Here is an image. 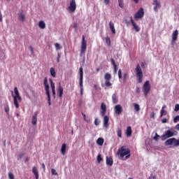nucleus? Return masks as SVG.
Wrapping results in <instances>:
<instances>
[{"instance_id":"obj_1","label":"nucleus","mask_w":179,"mask_h":179,"mask_svg":"<svg viewBox=\"0 0 179 179\" xmlns=\"http://www.w3.org/2000/svg\"><path fill=\"white\" fill-rule=\"evenodd\" d=\"M117 153L120 155V157H125V159H129V157H131V150L125 148V146L120 148Z\"/></svg>"},{"instance_id":"obj_2","label":"nucleus","mask_w":179,"mask_h":179,"mask_svg":"<svg viewBox=\"0 0 179 179\" xmlns=\"http://www.w3.org/2000/svg\"><path fill=\"white\" fill-rule=\"evenodd\" d=\"M178 134L177 131H171V130H167L165 131V134L162 136V141H166V139H169V138H171L172 136H176Z\"/></svg>"},{"instance_id":"obj_3","label":"nucleus","mask_w":179,"mask_h":179,"mask_svg":"<svg viewBox=\"0 0 179 179\" xmlns=\"http://www.w3.org/2000/svg\"><path fill=\"white\" fill-rule=\"evenodd\" d=\"M136 73L138 78V83H142V79H143V72L142 69H141V65L138 64L136 67Z\"/></svg>"},{"instance_id":"obj_4","label":"nucleus","mask_w":179,"mask_h":179,"mask_svg":"<svg viewBox=\"0 0 179 179\" xmlns=\"http://www.w3.org/2000/svg\"><path fill=\"white\" fill-rule=\"evenodd\" d=\"M86 41H85V36H83V40H82V43H81V50H80V57H85V54L86 52Z\"/></svg>"},{"instance_id":"obj_5","label":"nucleus","mask_w":179,"mask_h":179,"mask_svg":"<svg viewBox=\"0 0 179 179\" xmlns=\"http://www.w3.org/2000/svg\"><path fill=\"white\" fill-rule=\"evenodd\" d=\"M80 94H83V68L80 67Z\"/></svg>"},{"instance_id":"obj_6","label":"nucleus","mask_w":179,"mask_h":179,"mask_svg":"<svg viewBox=\"0 0 179 179\" xmlns=\"http://www.w3.org/2000/svg\"><path fill=\"white\" fill-rule=\"evenodd\" d=\"M145 16V10L143 8H140L139 10L135 13L134 19L136 20L137 19H142Z\"/></svg>"},{"instance_id":"obj_7","label":"nucleus","mask_w":179,"mask_h":179,"mask_svg":"<svg viewBox=\"0 0 179 179\" xmlns=\"http://www.w3.org/2000/svg\"><path fill=\"white\" fill-rule=\"evenodd\" d=\"M143 91L144 92V95L148 96L149 92H150V83L149 80L145 82L143 87Z\"/></svg>"},{"instance_id":"obj_8","label":"nucleus","mask_w":179,"mask_h":179,"mask_svg":"<svg viewBox=\"0 0 179 179\" xmlns=\"http://www.w3.org/2000/svg\"><path fill=\"white\" fill-rule=\"evenodd\" d=\"M69 10L73 13L75 10H76V0H71L70 2V5L69 6Z\"/></svg>"},{"instance_id":"obj_9","label":"nucleus","mask_w":179,"mask_h":179,"mask_svg":"<svg viewBox=\"0 0 179 179\" xmlns=\"http://www.w3.org/2000/svg\"><path fill=\"white\" fill-rule=\"evenodd\" d=\"M115 113L116 115H121L122 113V107L121 105L117 104L114 107Z\"/></svg>"},{"instance_id":"obj_10","label":"nucleus","mask_w":179,"mask_h":179,"mask_svg":"<svg viewBox=\"0 0 179 179\" xmlns=\"http://www.w3.org/2000/svg\"><path fill=\"white\" fill-rule=\"evenodd\" d=\"M18 17L20 22H24L26 20V13H24V10H20L18 13Z\"/></svg>"},{"instance_id":"obj_11","label":"nucleus","mask_w":179,"mask_h":179,"mask_svg":"<svg viewBox=\"0 0 179 179\" xmlns=\"http://www.w3.org/2000/svg\"><path fill=\"white\" fill-rule=\"evenodd\" d=\"M43 85L45 86L46 94H50V85H48V80L47 79V77H45L44 78Z\"/></svg>"},{"instance_id":"obj_12","label":"nucleus","mask_w":179,"mask_h":179,"mask_svg":"<svg viewBox=\"0 0 179 179\" xmlns=\"http://www.w3.org/2000/svg\"><path fill=\"white\" fill-rule=\"evenodd\" d=\"M177 38H178V30L176 29L172 34V45H174V43H176V41H177Z\"/></svg>"},{"instance_id":"obj_13","label":"nucleus","mask_w":179,"mask_h":179,"mask_svg":"<svg viewBox=\"0 0 179 179\" xmlns=\"http://www.w3.org/2000/svg\"><path fill=\"white\" fill-rule=\"evenodd\" d=\"M101 115L102 117H104L106 115V113H107V105L104 102H102L101 104Z\"/></svg>"},{"instance_id":"obj_14","label":"nucleus","mask_w":179,"mask_h":179,"mask_svg":"<svg viewBox=\"0 0 179 179\" xmlns=\"http://www.w3.org/2000/svg\"><path fill=\"white\" fill-rule=\"evenodd\" d=\"M152 5H155L153 8L155 12H157V9H159V8L162 7V5L160 4V2H159V0H154Z\"/></svg>"},{"instance_id":"obj_15","label":"nucleus","mask_w":179,"mask_h":179,"mask_svg":"<svg viewBox=\"0 0 179 179\" xmlns=\"http://www.w3.org/2000/svg\"><path fill=\"white\" fill-rule=\"evenodd\" d=\"M130 20H131V23L134 29L136 30V31H137V32L141 31V27H139V26H138V24H136V23H135V21H134V19L132 18V17H130Z\"/></svg>"},{"instance_id":"obj_16","label":"nucleus","mask_w":179,"mask_h":179,"mask_svg":"<svg viewBox=\"0 0 179 179\" xmlns=\"http://www.w3.org/2000/svg\"><path fill=\"white\" fill-rule=\"evenodd\" d=\"M14 92L15 94L14 96H15L16 99H18L20 101H22V96H20V94L19 93V90H17V87H14Z\"/></svg>"},{"instance_id":"obj_17","label":"nucleus","mask_w":179,"mask_h":179,"mask_svg":"<svg viewBox=\"0 0 179 179\" xmlns=\"http://www.w3.org/2000/svg\"><path fill=\"white\" fill-rule=\"evenodd\" d=\"M176 141V138H172L166 140L164 143L165 146H169L170 145H173L174 143V141Z\"/></svg>"},{"instance_id":"obj_18","label":"nucleus","mask_w":179,"mask_h":179,"mask_svg":"<svg viewBox=\"0 0 179 179\" xmlns=\"http://www.w3.org/2000/svg\"><path fill=\"white\" fill-rule=\"evenodd\" d=\"M108 121H110V118L108 116L105 115L103 117V127L105 128H108Z\"/></svg>"},{"instance_id":"obj_19","label":"nucleus","mask_w":179,"mask_h":179,"mask_svg":"<svg viewBox=\"0 0 179 179\" xmlns=\"http://www.w3.org/2000/svg\"><path fill=\"white\" fill-rule=\"evenodd\" d=\"M32 125H37V112H35L32 116Z\"/></svg>"},{"instance_id":"obj_20","label":"nucleus","mask_w":179,"mask_h":179,"mask_svg":"<svg viewBox=\"0 0 179 179\" xmlns=\"http://www.w3.org/2000/svg\"><path fill=\"white\" fill-rule=\"evenodd\" d=\"M57 93L59 94V97H62V95L64 94V87L61 86V84H59L58 87Z\"/></svg>"},{"instance_id":"obj_21","label":"nucleus","mask_w":179,"mask_h":179,"mask_svg":"<svg viewBox=\"0 0 179 179\" xmlns=\"http://www.w3.org/2000/svg\"><path fill=\"white\" fill-rule=\"evenodd\" d=\"M114 162L113 160V158L111 157H106V164L107 166H113Z\"/></svg>"},{"instance_id":"obj_22","label":"nucleus","mask_w":179,"mask_h":179,"mask_svg":"<svg viewBox=\"0 0 179 179\" xmlns=\"http://www.w3.org/2000/svg\"><path fill=\"white\" fill-rule=\"evenodd\" d=\"M61 153L63 156H65V154L66 153V143H63L62 145Z\"/></svg>"},{"instance_id":"obj_23","label":"nucleus","mask_w":179,"mask_h":179,"mask_svg":"<svg viewBox=\"0 0 179 179\" xmlns=\"http://www.w3.org/2000/svg\"><path fill=\"white\" fill-rule=\"evenodd\" d=\"M109 27L113 34H115V28L114 27V22L113 21L109 22Z\"/></svg>"},{"instance_id":"obj_24","label":"nucleus","mask_w":179,"mask_h":179,"mask_svg":"<svg viewBox=\"0 0 179 179\" xmlns=\"http://www.w3.org/2000/svg\"><path fill=\"white\" fill-rule=\"evenodd\" d=\"M110 62H111L112 65H113L114 73L116 74L117 73V64H115V60H114L113 58H111Z\"/></svg>"},{"instance_id":"obj_25","label":"nucleus","mask_w":179,"mask_h":179,"mask_svg":"<svg viewBox=\"0 0 179 179\" xmlns=\"http://www.w3.org/2000/svg\"><path fill=\"white\" fill-rule=\"evenodd\" d=\"M32 173L34 174L36 179H38V171H37V168H36V166L32 168Z\"/></svg>"},{"instance_id":"obj_26","label":"nucleus","mask_w":179,"mask_h":179,"mask_svg":"<svg viewBox=\"0 0 179 179\" xmlns=\"http://www.w3.org/2000/svg\"><path fill=\"white\" fill-rule=\"evenodd\" d=\"M132 135V128L131 126L127 127V136L129 137Z\"/></svg>"},{"instance_id":"obj_27","label":"nucleus","mask_w":179,"mask_h":179,"mask_svg":"<svg viewBox=\"0 0 179 179\" xmlns=\"http://www.w3.org/2000/svg\"><path fill=\"white\" fill-rule=\"evenodd\" d=\"M96 143L97 145H99V146H103V144L104 143V138H99L96 140Z\"/></svg>"},{"instance_id":"obj_28","label":"nucleus","mask_w":179,"mask_h":179,"mask_svg":"<svg viewBox=\"0 0 179 179\" xmlns=\"http://www.w3.org/2000/svg\"><path fill=\"white\" fill-rule=\"evenodd\" d=\"M112 100H113V104H117V103H118V98H117V94H113L112 95Z\"/></svg>"},{"instance_id":"obj_29","label":"nucleus","mask_w":179,"mask_h":179,"mask_svg":"<svg viewBox=\"0 0 179 179\" xmlns=\"http://www.w3.org/2000/svg\"><path fill=\"white\" fill-rule=\"evenodd\" d=\"M50 72L52 78H55V76H57V73H55V69H54V67L50 68Z\"/></svg>"},{"instance_id":"obj_30","label":"nucleus","mask_w":179,"mask_h":179,"mask_svg":"<svg viewBox=\"0 0 179 179\" xmlns=\"http://www.w3.org/2000/svg\"><path fill=\"white\" fill-rule=\"evenodd\" d=\"M133 106L134 107L135 111H136L137 113H139V111H141V106H139V104L133 103Z\"/></svg>"},{"instance_id":"obj_31","label":"nucleus","mask_w":179,"mask_h":179,"mask_svg":"<svg viewBox=\"0 0 179 179\" xmlns=\"http://www.w3.org/2000/svg\"><path fill=\"white\" fill-rule=\"evenodd\" d=\"M38 27H40V29H44L45 28V22H44V21H40L38 22Z\"/></svg>"},{"instance_id":"obj_32","label":"nucleus","mask_w":179,"mask_h":179,"mask_svg":"<svg viewBox=\"0 0 179 179\" xmlns=\"http://www.w3.org/2000/svg\"><path fill=\"white\" fill-rule=\"evenodd\" d=\"M50 82V87L52 90H55V83H54V81H52V79L50 78L49 79Z\"/></svg>"},{"instance_id":"obj_33","label":"nucleus","mask_w":179,"mask_h":179,"mask_svg":"<svg viewBox=\"0 0 179 179\" xmlns=\"http://www.w3.org/2000/svg\"><path fill=\"white\" fill-rule=\"evenodd\" d=\"M105 80H111V74L106 73L104 76Z\"/></svg>"},{"instance_id":"obj_34","label":"nucleus","mask_w":179,"mask_h":179,"mask_svg":"<svg viewBox=\"0 0 179 179\" xmlns=\"http://www.w3.org/2000/svg\"><path fill=\"white\" fill-rule=\"evenodd\" d=\"M14 100V105L16 108H19V103L17 102V99H16V96H13Z\"/></svg>"},{"instance_id":"obj_35","label":"nucleus","mask_w":179,"mask_h":179,"mask_svg":"<svg viewBox=\"0 0 179 179\" xmlns=\"http://www.w3.org/2000/svg\"><path fill=\"white\" fill-rule=\"evenodd\" d=\"M117 134L119 138H122V130L120 128H117Z\"/></svg>"},{"instance_id":"obj_36","label":"nucleus","mask_w":179,"mask_h":179,"mask_svg":"<svg viewBox=\"0 0 179 179\" xmlns=\"http://www.w3.org/2000/svg\"><path fill=\"white\" fill-rule=\"evenodd\" d=\"M82 115L83 116V118L85 122H90V117H86V115H85V113H82Z\"/></svg>"},{"instance_id":"obj_37","label":"nucleus","mask_w":179,"mask_h":179,"mask_svg":"<svg viewBox=\"0 0 179 179\" xmlns=\"http://www.w3.org/2000/svg\"><path fill=\"white\" fill-rule=\"evenodd\" d=\"M48 96V106H51V95L50 94H46Z\"/></svg>"},{"instance_id":"obj_38","label":"nucleus","mask_w":179,"mask_h":179,"mask_svg":"<svg viewBox=\"0 0 179 179\" xmlns=\"http://www.w3.org/2000/svg\"><path fill=\"white\" fill-rule=\"evenodd\" d=\"M97 163H101L103 161V158L101 157V155H99L96 157Z\"/></svg>"},{"instance_id":"obj_39","label":"nucleus","mask_w":179,"mask_h":179,"mask_svg":"<svg viewBox=\"0 0 179 179\" xmlns=\"http://www.w3.org/2000/svg\"><path fill=\"white\" fill-rule=\"evenodd\" d=\"M160 114H161L160 117L162 118V117H163V115H167V112H166V110L162 109Z\"/></svg>"},{"instance_id":"obj_40","label":"nucleus","mask_w":179,"mask_h":179,"mask_svg":"<svg viewBox=\"0 0 179 179\" xmlns=\"http://www.w3.org/2000/svg\"><path fill=\"white\" fill-rule=\"evenodd\" d=\"M120 8H124V0H118Z\"/></svg>"},{"instance_id":"obj_41","label":"nucleus","mask_w":179,"mask_h":179,"mask_svg":"<svg viewBox=\"0 0 179 179\" xmlns=\"http://www.w3.org/2000/svg\"><path fill=\"white\" fill-rule=\"evenodd\" d=\"M4 110L6 113V114H8V113H9V105H8V103H6V105L5 106Z\"/></svg>"},{"instance_id":"obj_42","label":"nucleus","mask_w":179,"mask_h":179,"mask_svg":"<svg viewBox=\"0 0 179 179\" xmlns=\"http://www.w3.org/2000/svg\"><path fill=\"white\" fill-rule=\"evenodd\" d=\"M113 84L110 83V80H106L105 82V86H106V87H110V86H112Z\"/></svg>"},{"instance_id":"obj_43","label":"nucleus","mask_w":179,"mask_h":179,"mask_svg":"<svg viewBox=\"0 0 179 179\" xmlns=\"http://www.w3.org/2000/svg\"><path fill=\"white\" fill-rule=\"evenodd\" d=\"M106 41L108 46L111 45V40L108 37H106Z\"/></svg>"},{"instance_id":"obj_44","label":"nucleus","mask_w":179,"mask_h":179,"mask_svg":"<svg viewBox=\"0 0 179 179\" xmlns=\"http://www.w3.org/2000/svg\"><path fill=\"white\" fill-rule=\"evenodd\" d=\"M178 121H179V115H176L173 118V122H174V124H177V122H178Z\"/></svg>"},{"instance_id":"obj_45","label":"nucleus","mask_w":179,"mask_h":179,"mask_svg":"<svg viewBox=\"0 0 179 179\" xmlns=\"http://www.w3.org/2000/svg\"><path fill=\"white\" fill-rule=\"evenodd\" d=\"M118 78L119 79H122V71H121V69H119L118 71Z\"/></svg>"},{"instance_id":"obj_46","label":"nucleus","mask_w":179,"mask_h":179,"mask_svg":"<svg viewBox=\"0 0 179 179\" xmlns=\"http://www.w3.org/2000/svg\"><path fill=\"white\" fill-rule=\"evenodd\" d=\"M8 178L9 179H15V176H13V173H12L11 172L8 173Z\"/></svg>"},{"instance_id":"obj_47","label":"nucleus","mask_w":179,"mask_h":179,"mask_svg":"<svg viewBox=\"0 0 179 179\" xmlns=\"http://www.w3.org/2000/svg\"><path fill=\"white\" fill-rule=\"evenodd\" d=\"M51 173L53 176H58V173H57V171H55V169H51Z\"/></svg>"},{"instance_id":"obj_48","label":"nucleus","mask_w":179,"mask_h":179,"mask_svg":"<svg viewBox=\"0 0 179 179\" xmlns=\"http://www.w3.org/2000/svg\"><path fill=\"white\" fill-rule=\"evenodd\" d=\"M173 146H179V140L175 138V141H173Z\"/></svg>"},{"instance_id":"obj_49","label":"nucleus","mask_w":179,"mask_h":179,"mask_svg":"<svg viewBox=\"0 0 179 179\" xmlns=\"http://www.w3.org/2000/svg\"><path fill=\"white\" fill-rule=\"evenodd\" d=\"M94 125H96V127H99V125H100V122L97 120V118H96L94 120Z\"/></svg>"},{"instance_id":"obj_50","label":"nucleus","mask_w":179,"mask_h":179,"mask_svg":"<svg viewBox=\"0 0 179 179\" xmlns=\"http://www.w3.org/2000/svg\"><path fill=\"white\" fill-rule=\"evenodd\" d=\"M55 46L56 50H61V45H59V43H55Z\"/></svg>"},{"instance_id":"obj_51","label":"nucleus","mask_w":179,"mask_h":179,"mask_svg":"<svg viewBox=\"0 0 179 179\" xmlns=\"http://www.w3.org/2000/svg\"><path fill=\"white\" fill-rule=\"evenodd\" d=\"M174 111H176V112L179 111V104H178V103H176V104L175 105Z\"/></svg>"},{"instance_id":"obj_52","label":"nucleus","mask_w":179,"mask_h":179,"mask_svg":"<svg viewBox=\"0 0 179 179\" xmlns=\"http://www.w3.org/2000/svg\"><path fill=\"white\" fill-rule=\"evenodd\" d=\"M61 58V53H57V62L59 63V59Z\"/></svg>"},{"instance_id":"obj_53","label":"nucleus","mask_w":179,"mask_h":179,"mask_svg":"<svg viewBox=\"0 0 179 179\" xmlns=\"http://www.w3.org/2000/svg\"><path fill=\"white\" fill-rule=\"evenodd\" d=\"M136 92L139 94L141 93V88L139 87H136Z\"/></svg>"},{"instance_id":"obj_54","label":"nucleus","mask_w":179,"mask_h":179,"mask_svg":"<svg viewBox=\"0 0 179 179\" xmlns=\"http://www.w3.org/2000/svg\"><path fill=\"white\" fill-rule=\"evenodd\" d=\"M127 73H124V75H123V80H124V82H127Z\"/></svg>"},{"instance_id":"obj_55","label":"nucleus","mask_w":179,"mask_h":179,"mask_svg":"<svg viewBox=\"0 0 179 179\" xmlns=\"http://www.w3.org/2000/svg\"><path fill=\"white\" fill-rule=\"evenodd\" d=\"M157 138H160V136L157 134V133L155 134V136L154 137L155 141H157Z\"/></svg>"},{"instance_id":"obj_56","label":"nucleus","mask_w":179,"mask_h":179,"mask_svg":"<svg viewBox=\"0 0 179 179\" xmlns=\"http://www.w3.org/2000/svg\"><path fill=\"white\" fill-rule=\"evenodd\" d=\"M52 92L53 98L55 99V96H56L55 90H52Z\"/></svg>"},{"instance_id":"obj_57","label":"nucleus","mask_w":179,"mask_h":179,"mask_svg":"<svg viewBox=\"0 0 179 179\" xmlns=\"http://www.w3.org/2000/svg\"><path fill=\"white\" fill-rule=\"evenodd\" d=\"M162 124H166V122H167V119H166V118L162 119Z\"/></svg>"},{"instance_id":"obj_58","label":"nucleus","mask_w":179,"mask_h":179,"mask_svg":"<svg viewBox=\"0 0 179 179\" xmlns=\"http://www.w3.org/2000/svg\"><path fill=\"white\" fill-rule=\"evenodd\" d=\"M149 179H156V175H151V176L149 177Z\"/></svg>"},{"instance_id":"obj_59","label":"nucleus","mask_w":179,"mask_h":179,"mask_svg":"<svg viewBox=\"0 0 179 179\" xmlns=\"http://www.w3.org/2000/svg\"><path fill=\"white\" fill-rule=\"evenodd\" d=\"M73 28L75 29V30H77V29H78V24L76 22L73 24Z\"/></svg>"},{"instance_id":"obj_60","label":"nucleus","mask_w":179,"mask_h":179,"mask_svg":"<svg viewBox=\"0 0 179 179\" xmlns=\"http://www.w3.org/2000/svg\"><path fill=\"white\" fill-rule=\"evenodd\" d=\"M156 114L155 113V112H152V113L151 114V118H155Z\"/></svg>"},{"instance_id":"obj_61","label":"nucleus","mask_w":179,"mask_h":179,"mask_svg":"<svg viewBox=\"0 0 179 179\" xmlns=\"http://www.w3.org/2000/svg\"><path fill=\"white\" fill-rule=\"evenodd\" d=\"M42 169H43V171H45V164L44 163L42 164Z\"/></svg>"},{"instance_id":"obj_62","label":"nucleus","mask_w":179,"mask_h":179,"mask_svg":"<svg viewBox=\"0 0 179 179\" xmlns=\"http://www.w3.org/2000/svg\"><path fill=\"white\" fill-rule=\"evenodd\" d=\"M104 3H105L106 5H108V3H110V0H104Z\"/></svg>"},{"instance_id":"obj_63","label":"nucleus","mask_w":179,"mask_h":179,"mask_svg":"<svg viewBox=\"0 0 179 179\" xmlns=\"http://www.w3.org/2000/svg\"><path fill=\"white\" fill-rule=\"evenodd\" d=\"M176 129H177L178 131H179V124H176L175 127Z\"/></svg>"},{"instance_id":"obj_64","label":"nucleus","mask_w":179,"mask_h":179,"mask_svg":"<svg viewBox=\"0 0 179 179\" xmlns=\"http://www.w3.org/2000/svg\"><path fill=\"white\" fill-rule=\"evenodd\" d=\"M0 22H2V14L0 13Z\"/></svg>"}]
</instances>
